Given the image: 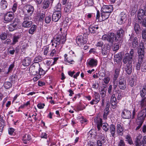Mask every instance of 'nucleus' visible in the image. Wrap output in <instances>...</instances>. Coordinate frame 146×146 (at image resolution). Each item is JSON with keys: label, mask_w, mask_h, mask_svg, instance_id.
<instances>
[{"label": "nucleus", "mask_w": 146, "mask_h": 146, "mask_svg": "<svg viewBox=\"0 0 146 146\" xmlns=\"http://www.w3.org/2000/svg\"><path fill=\"white\" fill-rule=\"evenodd\" d=\"M66 32H62V29L61 28L60 31H58L54 37V44H56L55 46L56 50L60 51L63 45L64 44L66 40Z\"/></svg>", "instance_id": "1"}, {"label": "nucleus", "mask_w": 146, "mask_h": 146, "mask_svg": "<svg viewBox=\"0 0 146 146\" xmlns=\"http://www.w3.org/2000/svg\"><path fill=\"white\" fill-rule=\"evenodd\" d=\"M29 70L30 73L33 75H36L38 74L44 76L46 73V71L40 67V65L35 66L31 65L30 67Z\"/></svg>", "instance_id": "2"}, {"label": "nucleus", "mask_w": 146, "mask_h": 146, "mask_svg": "<svg viewBox=\"0 0 146 146\" xmlns=\"http://www.w3.org/2000/svg\"><path fill=\"white\" fill-rule=\"evenodd\" d=\"M34 7L31 5H25L23 7V11L24 16L30 17L34 11Z\"/></svg>", "instance_id": "3"}, {"label": "nucleus", "mask_w": 146, "mask_h": 146, "mask_svg": "<svg viewBox=\"0 0 146 146\" xmlns=\"http://www.w3.org/2000/svg\"><path fill=\"white\" fill-rule=\"evenodd\" d=\"M146 117V110H143L140 111L137 115L136 120L137 123H140V125H142Z\"/></svg>", "instance_id": "4"}, {"label": "nucleus", "mask_w": 146, "mask_h": 146, "mask_svg": "<svg viewBox=\"0 0 146 146\" xmlns=\"http://www.w3.org/2000/svg\"><path fill=\"white\" fill-rule=\"evenodd\" d=\"M87 40L86 36H84V35H83V36L82 35L78 36L76 39V43L79 46L84 45L86 44L87 42Z\"/></svg>", "instance_id": "5"}, {"label": "nucleus", "mask_w": 146, "mask_h": 146, "mask_svg": "<svg viewBox=\"0 0 146 146\" xmlns=\"http://www.w3.org/2000/svg\"><path fill=\"white\" fill-rule=\"evenodd\" d=\"M115 34L113 33H110L108 34H105L102 36V39L104 40H107L109 42L113 43Z\"/></svg>", "instance_id": "6"}, {"label": "nucleus", "mask_w": 146, "mask_h": 146, "mask_svg": "<svg viewBox=\"0 0 146 146\" xmlns=\"http://www.w3.org/2000/svg\"><path fill=\"white\" fill-rule=\"evenodd\" d=\"M140 46L142 47L139 48L138 51V53L139 54V61H140L141 63L142 62L143 59L144 55V48L143 43H141Z\"/></svg>", "instance_id": "7"}, {"label": "nucleus", "mask_w": 146, "mask_h": 146, "mask_svg": "<svg viewBox=\"0 0 146 146\" xmlns=\"http://www.w3.org/2000/svg\"><path fill=\"white\" fill-rule=\"evenodd\" d=\"M134 50L133 49H131L130 52V54L128 56V63L129 65L128 66V74H131L132 71L131 65L132 61V58L133 57Z\"/></svg>", "instance_id": "8"}, {"label": "nucleus", "mask_w": 146, "mask_h": 146, "mask_svg": "<svg viewBox=\"0 0 146 146\" xmlns=\"http://www.w3.org/2000/svg\"><path fill=\"white\" fill-rule=\"evenodd\" d=\"M31 19V17L24 16L23 18L24 21L22 23V26L25 28L30 27L32 24V22L29 20Z\"/></svg>", "instance_id": "9"}, {"label": "nucleus", "mask_w": 146, "mask_h": 146, "mask_svg": "<svg viewBox=\"0 0 146 146\" xmlns=\"http://www.w3.org/2000/svg\"><path fill=\"white\" fill-rule=\"evenodd\" d=\"M100 100V96L96 92H95L93 96V99L90 102V104L92 105L97 104Z\"/></svg>", "instance_id": "10"}, {"label": "nucleus", "mask_w": 146, "mask_h": 146, "mask_svg": "<svg viewBox=\"0 0 146 146\" xmlns=\"http://www.w3.org/2000/svg\"><path fill=\"white\" fill-rule=\"evenodd\" d=\"M14 14L9 11L6 13L4 15V19L5 21L9 22L11 21L14 18Z\"/></svg>", "instance_id": "11"}, {"label": "nucleus", "mask_w": 146, "mask_h": 146, "mask_svg": "<svg viewBox=\"0 0 146 146\" xmlns=\"http://www.w3.org/2000/svg\"><path fill=\"white\" fill-rule=\"evenodd\" d=\"M118 86L121 89L124 90L126 88V84L125 80L121 77L119 78L118 82Z\"/></svg>", "instance_id": "12"}, {"label": "nucleus", "mask_w": 146, "mask_h": 146, "mask_svg": "<svg viewBox=\"0 0 146 146\" xmlns=\"http://www.w3.org/2000/svg\"><path fill=\"white\" fill-rule=\"evenodd\" d=\"M98 64V60L94 58H92L87 62V66L90 68L96 66Z\"/></svg>", "instance_id": "13"}, {"label": "nucleus", "mask_w": 146, "mask_h": 146, "mask_svg": "<svg viewBox=\"0 0 146 146\" xmlns=\"http://www.w3.org/2000/svg\"><path fill=\"white\" fill-rule=\"evenodd\" d=\"M103 12L111 13L113 10V7L112 5H104L102 8Z\"/></svg>", "instance_id": "14"}, {"label": "nucleus", "mask_w": 146, "mask_h": 146, "mask_svg": "<svg viewBox=\"0 0 146 146\" xmlns=\"http://www.w3.org/2000/svg\"><path fill=\"white\" fill-rule=\"evenodd\" d=\"M61 13L59 12H54L52 17V21L54 22L58 21L61 17Z\"/></svg>", "instance_id": "15"}, {"label": "nucleus", "mask_w": 146, "mask_h": 146, "mask_svg": "<svg viewBox=\"0 0 146 146\" xmlns=\"http://www.w3.org/2000/svg\"><path fill=\"white\" fill-rule=\"evenodd\" d=\"M129 41H132V47L133 48L137 47L138 43V38L137 37L134 38L133 36H131L129 39Z\"/></svg>", "instance_id": "16"}, {"label": "nucleus", "mask_w": 146, "mask_h": 146, "mask_svg": "<svg viewBox=\"0 0 146 146\" xmlns=\"http://www.w3.org/2000/svg\"><path fill=\"white\" fill-rule=\"evenodd\" d=\"M110 104L109 102L107 103L106 107L104 111V113L103 114V117L104 119H107V116L108 115L110 111L109 108Z\"/></svg>", "instance_id": "17"}, {"label": "nucleus", "mask_w": 146, "mask_h": 146, "mask_svg": "<svg viewBox=\"0 0 146 146\" xmlns=\"http://www.w3.org/2000/svg\"><path fill=\"white\" fill-rule=\"evenodd\" d=\"M124 32L121 29L118 30L117 33V34L115 36V40L116 42L118 41L124 35Z\"/></svg>", "instance_id": "18"}, {"label": "nucleus", "mask_w": 146, "mask_h": 146, "mask_svg": "<svg viewBox=\"0 0 146 146\" xmlns=\"http://www.w3.org/2000/svg\"><path fill=\"white\" fill-rule=\"evenodd\" d=\"M146 15V9L145 11L142 9H139L138 12V22H140L141 19H142L143 17Z\"/></svg>", "instance_id": "19"}, {"label": "nucleus", "mask_w": 146, "mask_h": 146, "mask_svg": "<svg viewBox=\"0 0 146 146\" xmlns=\"http://www.w3.org/2000/svg\"><path fill=\"white\" fill-rule=\"evenodd\" d=\"M54 0H44L43 3V8L45 9L49 7L50 4L53 3Z\"/></svg>", "instance_id": "20"}, {"label": "nucleus", "mask_w": 146, "mask_h": 146, "mask_svg": "<svg viewBox=\"0 0 146 146\" xmlns=\"http://www.w3.org/2000/svg\"><path fill=\"white\" fill-rule=\"evenodd\" d=\"M117 133L119 135L122 136L123 135L124 129L120 124H117Z\"/></svg>", "instance_id": "21"}, {"label": "nucleus", "mask_w": 146, "mask_h": 146, "mask_svg": "<svg viewBox=\"0 0 146 146\" xmlns=\"http://www.w3.org/2000/svg\"><path fill=\"white\" fill-rule=\"evenodd\" d=\"M109 129L112 136L115 138V126L113 124H111L109 126Z\"/></svg>", "instance_id": "22"}, {"label": "nucleus", "mask_w": 146, "mask_h": 146, "mask_svg": "<svg viewBox=\"0 0 146 146\" xmlns=\"http://www.w3.org/2000/svg\"><path fill=\"white\" fill-rule=\"evenodd\" d=\"M21 37V35L19 33L15 34L14 35L12 44L14 45L18 42V40Z\"/></svg>", "instance_id": "23"}, {"label": "nucleus", "mask_w": 146, "mask_h": 146, "mask_svg": "<svg viewBox=\"0 0 146 146\" xmlns=\"http://www.w3.org/2000/svg\"><path fill=\"white\" fill-rule=\"evenodd\" d=\"M31 139V136L29 135L26 134L23 136L22 139L23 143L27 144Z\"/></svg>", "instance_id": "24"}, {"label": "nucleus", "mask_w": 146, "mask_h": 146, "mask_svg": "<svg viewBox=\"0 0 146 146\" xmlns=\"http://www.w3.org/2000/svg\"><path fill=\"white\" fill-rule=\"evenodd\" d=\"M99 27L97 25L90 26L89 27L88 29L90 32L92 33H95L97 32Z\"/></svg>", "instance_id": "25"}, {"label": "nucleus", "mask_w": 146, "mask_h": 146, "mask_svg": "<svg viewBox=\"0 0 146 146\" xmlns=\"http://www.w3.org/2000/svg\"><path fill=\"white\" fill-rule=\"evenodd\" d=\"M31 61L30 58H25L23 61V65L24 66H27L30 64Z\"/></svg>", "instance_id": "26"}, {"label": "nucleus", "mask_w": 146, "mask_h": 146, "mask_svg": "<svg viewBox=\"0 0 146 146\" xmlns=\"http://www.w3.org/2000/svg\"><path fill=\"white\" fill-rule=\"evenodd\" d=\"M8 4L6 0H2L0 2L1 8L2 9H5L8 6Z\"/></svg>", "instance_id": "27"}, {"label": "nucleus", "mask_w": 146, "mask_h": 146, "mask_svg": "<svg viewBox=\"0 0 146 146\" xmlns=\"http://www.w3.org/2000/svg\"><path fill=\"white\" fill-rule=\"evenodd\" d=\"M109 51V47L106 46H104L102 49V53L104 56L108 54Z\"/></svg>", "instance_id": "28"}, {"label": "nucleus", "mask_w": 146, "mask_h": 146, "mask_svg": "<svg viewBox=\"0 0 146 146\" xmlns=\"http://www.w3.org/2000/svg\"><path fill=\"white\" fill-rule=\"evenodd\" d=\"M135 114V108L133 107L132 109H130L129 112H128V114L130 115L129 118H130L132 119L134 118V115ZM128 119H129V117H128Z\"/></svg>", "instance_id": "29"}, {"label": "nucleus", "mask_w": 146, "mask_h": 146, "mask_svg": "<svg viewBox=\"0 0 146 146\" xmlns=\"http://www.w3.org/2000/svg\"><path fill=\"white\" fill-rule=\"evenodd\" d=\"M111 13L103 12L102 13V21H104L108 19Z\"/></svg>", "instance_id": "30"}, {"label": "nucleus", "mask_w": 146, "mask_h": 146, "mask_svg": "<svg viewBox=\"0 0 146 146\" xmlns=\"http://www.w3.org/2000/svg\"><path fill=\"white\" fill-rule=\"evenodd\" d=\"M94 122L96 123L97 125L99 124L100 125V124H102V119L98 116L94 118Z\"/></svg>", "instance_id": "31"}, {"label": "nucleus", "mask_w": 146, "mask_h": 146, "mask_svg": "<svg viewBox=\"0 0 146 146\" xmlns=\"http://www.w3.org/2000/svg\"><path fill=\"white\" fill-rule=\"evenodd\" d=\"M8 28L10 31H12L18 28H19V27H17L16 25H15L12 23L9 25Z\"/></svg>", "instance_id": "32"}, {"label": "nucleus", "mask_w": 146, "mask_h": 146, "mask_svg": "<svg viewBox=\"0 0 146 146\" xmlns=\"http://www.w3.org/2000/svg\"><path fill=\"white\" fill-rule=\"evenodd\" d=\"M127 15H126L125 13L123 12L117 17H119L120 19H122V20H123L125 22L127 19Z\"/></svg>", "instance_id": "33"}, {"label": "nucleus", "mask_w": 146, "mask_h": 146, "mask_svg": "<svg viewBox=\"0 0 146 146\" xmlns=\"http://www.w3.org/2000/svg\"><path fill=\"white\" fill-rule=\"evenodd\" d=\"M61 5L60 3H58L55 6L54 8V10L55 11L54 12H59L60 13H61Z\"/></svg>", "instance_id": "34"}, {"label": "nucleus", "mask_w": 146, "mask_h": 146, "mask_svg": "<svg viewBox=\"0 0 146 146\" xmlns=\"http://www.w3.org/2000/svg\"><path fill=\"white\" fill-rule=\"evenodd\" d=\"M45 16V13H38L37 14L36 17L38 18L39 21H41L43 20Z\"/></svg>", "instance_id": "35"}, {"label": "nucleus", "mask_w": 146, "mask_h": 146, "mask_svg": "<svg viewBox=\"0 0 146 146\" xmlns=\"http://www.w3.org/2000/svg\"><path fill=\"white\" fill-rule=\"evenodd\" d=\"M119 71L120 70L119 69H115V71L114 77L113 78V80L114 81H115V80H116L118 77L119 74Z\"/></svg>", "instance_id": "36"}, {"label": "nucleus", "mask_w": 146, "mask_h": 146, "mask_svg": "<svg viewBox=\"0 0 146 146\" xmlns=\"http://www.w3.org/2000/svg\"><path fill=\"white\" fill-rule=\"evenodd\" d=\"M12 23L15 25H16L18 27H21V26H19V25L21 24L20 20L17 18H16L15 19Z\"/></svg>", "instance_id": "37"}, {"label": "nucleus", "mask_w": 146, "mask_h": 146, "mask_svg": "<svg viewBox=\"0 0 146 146\" xmlns=\"http://www.w3.org/2000/svg\"><path fill=\"white\" fill-rule=\"evenodd\" d=\"M128 110H124L121 113V116L123 119H126L128 118Z\"/></svg>", "instance_id": "38"}, {"label": "nucleus", "mask_w": 146, "mask_h": 146, "mask_svg": "<svg viewBox=\"0 0 146 146\" xmlns=\"http://www.w3.org/2000/svg\"><path fill=\"white\" fill-rule=\"evenodd\" d=\"M146 96V85L144 86L141 92V96L142 97H144Z\"/></svg>", "instance_id": "39"}, {"label": "nucleus", "mask_w": 146, "mask_h": 146, "mask_svg": "<svg viewBox=\"0 0 146 146\" xmlns=\"http://www.w3.org/2000/svg\"><path fill=\"white\" fill-rule=\"evenodd\" d=\"M4 86L5 88L8 89L12 86V84L9 82H5L4 84Z\"/></svg>", "instance_id": "40"}, {"label": "nucleus", "mask_w": 146, "mask_h": 146, "mask_svg": "<svg viewBox=\"0 0 146 146\" xmlns=\"http://www.w3.org/2000/svg\"><path fill=\"white\" fill-rule=\"evenodd\" d=\"M36 26L35 25H33L29 31V33L31 34H33L35 31Z\"/></svg>", "instance_id": "41"}, {"label": "nucleus", "mask_w": 146, "mask_h": 146, "mask_svg": "<svg viewBox=\"0 0 146 146\" xmlns=\"http://www.w3.org/2000/svg\"><path fill=\"white\" fill-rule=\"evenodd\" d=\"M134 30L137 33H139L141 31V28L140 27L139 25L135 23L134 26Z\"/></svg>", "instance_id": "42"}, {"label": "nucleus", "mask_w": 146, "mask_h": 146, "mask_svg": "<svg viewBox=\"0 0 146 146\" xmlns=\"http://www.w3.org/2000/svg\"><path fill=\"white\" fill-rule=\"evenodd\" d=\"M102 129L105 132L108 131L109 126L107 123H104L102 126Z\"/></svg>", "instance_id": "43"}, {"label": "nucleus", "mask_w": 146, "mask_h": 146, "mask_svg": "<svg viewBox=\"0 0 146 146\" xmlns=\"http://www.w3.org/2000/svg\"><path fill=\"white\" fill-rule=\"evenodd\" d=\"M136 77L135 76H132L131 77V80L129 81L130 85L131 86H134V82L136 80Z\"/></svg>", "instance_id": "44"}, {"label": "nucleus", "mask_w": 146, "mask_h": 146, "mask_svg": "<svg viewBox=\"0 0 146 146\" xmlns=\"http://www.w3.org/2000/svg\"><path fill=\"white\" fill-rule=\"evenodd\" d=\"M85 108V107L81 105H78L76 107V111H79L82 110Z\"/></svg>", "instance_id": "45"}, {"label": "nucleus", "mask_w": 146, "mask_h": 146, "mask_svg": "<svg viewBox=\"0 0 146 146\" xmlns=\"http://www.w3.org/2000/svg\"><path fill=\"white\" fill-rule=\"evenodd\" d=\"M138 22L141 24L143 26L146 27V17L142 18L141 21Z\"/></svg>", "instance_id": "46"}, {"label": "nucleus", "mask_w": 146, "mask_h": 146, "mask_svg": "<svg viewBox=\"0 0 146 146\" xmlns=\"http://www.w3.org/2000/svg\"><path fill=\"white\" fill-rule=\"evenodd\" d=\"M115 58H118V61L119 62L121 61V59L122 57V53L120 52L118 54H116L114 56ZM117 61V60L116 61V62Z\"/></svg>", "instance_id": "47"}, {"label": "nucleus", "mask_w": 146, "mask_h": 146, "mask_svg": "<svg viewBox=\"0 0 146 146\" xmlns=\"http://www.w3.org/2000/svg\"><path fill=\"white\" fill-rule=\"evenodd\" d=\"M17 5H18L17 3H14L12 7V12H11V13H14L16 11L17 9Z\"/></svg>", "instance_id": "48"}, {"label": "nucleus", "mask_w": 146, "mask_h": 146, "mask_svg": "<svg viewBox=\"0 0 146 146\" xmlns=\"http://www.w3.org/2000/svg\"><path fill=\"white\" fill-rule=\"evenodd\" d=\"M42 59V57L40 56H38L36 57L34 60V61L35 63H38L39 62L41 61Z\"/></svg>", "instance_id": "49"}, {"label": "nucleus", "mask_w": 146, "mask_h": 146, "mask_svg": "<svg viewBox=\"0 0 146 146\" xmlns=\"http://www.w3.org/2000/svg\"><path fill=\"white\" fill-rule=\"evenodd\" d=\"M116 19H117V23L119 25H121L125 22L124 20H122V19H120L118 17H116Z\"/></svg>", "instance_id": "50"}, {"label": "nucleus", "mask_w": 146, "mask_h": 146, "mask_svg": "<svg viewBox=\"0 0 146 146\" xmlns=\"http://www.w3.org/2000/svg\"><path fill=\"white\" fill-rule=\"evenodd\" d=\"M5 121L3 120V122H0V131H2L5 126Z\"/></svg>", "instance_id": "51"}, {"label": "nucleus", "mask_w": 146, "mask_h": 146, "mask_svg": "<svg viewBox=\"0 0 146 146\" xmlns=\"http://www.w3.org/2000/svg\"><path fill=\"white\" fill-rule=\"evenodd\" d=\"M17 76L15 74L13 75L10 76V79L11 81L12 82H14L17 80Z\"/></svg>", "instance_id": "52"}, {"label": "nucleus", "mask_w": 146, "mask_h": 146, "mask_svg": "<svg viewBox=\"0 0 146 146\" xmlns=\"http://www.w3.org/2000/svg\"><path fill=\"white\" fill-rule=\"evenodd\" d=\"M145 98H143L141 101V105L142 107H146V100L145 101ZM146 110V107L145 108V109Z\"/></svg>", "instance_id": "53"}, {"label": "nucleus", "mask_w": 146, "mask_h": 146, "mask_svg": "<svg viewBox=\"0 0 146 146\" xmlns=\"http://www.w3.org/2000/svg\"><path fill=\"white\" fill-rule=\"evenodd\" d=\"M110 102H118L116 99V98L115 97V94H112L111 96Z\"/></svg>", "instance_id": "54"}, {"label": "nucleus", "mask_w": 146, "mask_h": 146, "mask_svg": "<svg viewBox=\"0 0 146 146\" xmlns=\"http://www.w3.org/2000/svg\"><path fill=\"white\" fill-rule=\"evenodd\" d=\"M119 45L117 43L115 44L113 48V51H116L119 49Z\"/></svg>", "instance_id": "55"}, {"label": "nucleus", "mask_w": 146, "mask_h": 146, "mask_svg": "<svg viewBox=\"0 0 146 146\" xmlns=\"http://www.w3.org/2000/svg\"><path fill=\"white\" fill-rule=\"evenodd\" d=\"M112 86L111 85L109 86L108 89V92L109 94L110 95H111V96L112 94H114L113 93V91L112 90Z\"/></svg>", "instance_id": "56"}, {"label": "nucleus", "mask_w": 146, "mask_h": 146, "mask_svg": "<svg viewBox=\"0 0 146 146\" xmlns=\"http://www.w3.org/2000/svg\"><path fill=\"white\" fill-rule=\"evenodd\" d=\"M51 21V17L48 16L46 17L45 18V22L47 24L49 23Z\"/></svg>", "instance_id": "57"}, {"label": "nucleus", "mask_w": 146, "mask_h": 146, "mask_svg": "<svg viewBox=\"0 0 146 146\" xmlns=\"http://www.w3.org/2000/svg\"><path fill=\"white\" fill-rule=\"evenodd\" d=\"M123 61L124 64H126L128 61V53H126L123 59Z\"/></svg>", "instance_id": "58"}, {"label": "nucleus", "mask_w": 146, "mask_h": 146, "mask_svg": "<svg viewBox=\"0 0 146 146\" xmlns=\"http://www.w3.org/2000/svg\"><path fill=\"white\" fill-rule=\"evenodd\" d=\"M14 64H11L9 66L8 70V72H7V73H9V72H11L12 71L13 68L14 67Z\"/></svg>", "instance_id": "59"}, {"label": "nucleus", "mask_w": 146, "mask_h": 146, "mask_svg": "<svg viewBox=\"0 0 146 146\" xmlns=\"http://www.w3.org/2000/svg\"><path fill=\"white\" fill-rule=\"evenodd\" d=\"M1 39L3 40H4L7 38V35L6 33H4L0 35Z\"/></svg>", "instance_id": "60"}, {"label": "nucleus", "mask_w": 146, "mask_h": 146, "mask_svg": "<svg viewBox=\"0 0 146 146\" xmlns=\"http://www.w3.org/2000/svg\"><path fill=\"white\" fill-rule=\"evenodd\" d=\"M111 108L113 109H115L117 106L118 102H110Z\"/></svg>", "instance_id": "61"}, {"label": "nucleus", "mask_w": 146, "mask_h": 146, "mask_svg": "<svg viewBox=\"0 0 146 146\" xmlns=\"http://www.w3.org/2000/svg\"><path fill=\"white\" fill-rule=\"evenodd\" d=\"M49 50V46H46L44 49V54L45 55H47L48 54V50Z\"/></svg>", "instance_id": "62"}, {"label": "nucleus", "mask_w": 146, "mask_h": 146, "mask_svg": "<svg viewBox=\"0 0 146 146\" xmlns=\"http://www.w3.org/2000/svg\"><path fill=\"white\" fill-rule=\"evenodd\" d=\"M142 37L143 39L146 38V29H144L142 31Z\"/></svg>", "instance_id": "63"}, {"label": "nucleus", "mask_w": 146, "mask_h": 146, "mask_svg": "<svg viewBox=\"0 0 146 146\" xmlns=\"http://www.w3.org/2000/svg\"><path fill=\"white\" fill-rule=\"evenodd\" d=\"M86 3L89 6H92L94 4L93 0H86Z\"/></svg>", "instance_id": "64"}]
</instances>
